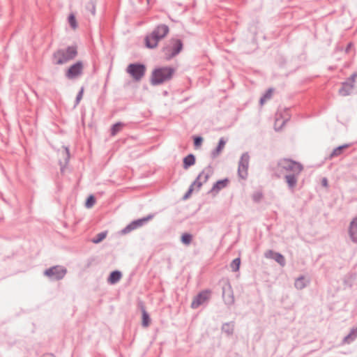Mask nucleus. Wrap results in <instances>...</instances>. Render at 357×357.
Wrapping results in <instances>:
<instances>
[{"label":"nucleus","mask_w":357,"mask_h":357,"mask_svg":"<svg viewBox=\"0 0 357 357\" xmlns=\"http://www.w3.org/2000/svg\"><path fill=\"white\" fill-rule=\"evenodd\" d=\"M174 69L172 67H160L153 70L151 76V82L153 85L160 84L172 79L174 74Z\"/></svg>","instance_id":"1"},{"label":"nucleus","mask_w":357,"mask_h":357,"mask_svg":"<svg viewBox=\"0 0 357 357\" xmlns=\"http://www.w3.org/2000/svg\"><path fill=\"white\" fill-rule=\"evenodd\" d=\"M168 32L169 28L167 26L164 24L158 26L151 33L146 37V46L149 48L155 47L158 45V42L165 38Z\"/></svg>","instance_id":"2"},{"label":"nucleus","mask_w":357,"mask_h":357,"mask_svg":"<svg viewBox=\"0 0 357 357\" xmlns=\"http://www.w3.org/2000/svg\"><path fill=\"white\" fill-rule=\"evenodd\" d=\"M77 54V47L75 46L68 47L64 50H59L56 51L53 58L58 65H61L73 59Z\"/></svg>","instance_id":"3"},{"label":"nucleus","mask_w":357,"mask_h":357,"mask_svg":"<svg viewBox=\"0 0 357 357\" xmlns=\"http://www.w3.org/2000/svg\"><path fill=\"white\" fill-rule=\"evenodd\" d=\"M182 49V43L181 40L172 39L169 41L168 44L163 49L165 58L170 59L176 54H177Z\"/></svg>","instance_id":"4"},{"label":"nucleus","mask_w":357,"mask_h":357,"mask_svg":"<svg viewBox=\"0 0 357 357\" xmlns=\"http://www.w3.org/2000/svg\"><path fill=\"white\" fill-rule=\"evenodd\" d=\"M279 165L286 171L292 172L295 175H298L303 169L301 163L287 158L281 160Z\"/></svg>","instance_id":"5"},{"label":"nucleus","mask_w":357,"mask_h":357,"mask_svg":"<svg viewBox=\"0 0 357 357\" xmlns=\"http://www.w3.org/2000/svg\"><path fill=\"white\" fill-rule=\"evenodd\" d=\"M356 83H357V73L353 74L346 82L342 84V86L338 91L339 94L342 96H349Z\"/></svg>","instance_id":"6"},{"label":"nucleus","mask_w":357,"mask_h":357,"mask_svg":"<svg viewBox=\"0 0 357 357\" xmlns=\"http://www.w3.org/2000/svg\"><path fill=\"white\" fill-rule=\"evenodd\" d=\"M146 68L142 64H130L127 68V73L136 80H140L144 75Z\"/></svg>","instance_id":"7"},{"label":"nucleus","mask_w":357,"mask_h":357,"mask_svg":"<svg viewBox=\"0 0 357 357\" xmlns=\"http://www.w3.org/2000/svg\"><path fill=\"white\" fill-rule=\"evenodd\" d=\"M83 69V63L82 61H77L68 68L66 75L70 79H75L82 75Z\"/></svg>","instance_id":"8"},{"label":"nucleus","mask_w":357,"mask_h":357,"mask_svg":"<svg viewBox=\"0 0 357 357\" xmlns=\"http://www.w3.org/2000/svg\"><path fill=\"white\" fill-rule=\"evenodd\" d=\"M208 178V175L204 172H202L199 174L197 179L192 183L188 192L185 195L184 198L187 199L194 190H198L203 183L206 182Z\"/></svg>","instance_id":"9"},{"label":"nucleus","mask_w":357,"mask_h":357,"mask_svg":"<svg viewBox=\"0 0 357 357\" xmlns=\"http://www.w3.org/2000/svg\"><path fill=\"white\" fill-rule=\"evenodd\" d=\"M290 115L286 109L280 110L276 114L275 121V129L280 130L282 128L286 122L289 120Z\"/></svg>","instance_id":"10"},{"label":"nucleus","mask_w":357,"mask_h":357,"mask_svg":"<svg viewBox=\"0 0 357 357\" xmlns=\"http://www.w3.org/2000/svg\"><path fill=\"white\" fill-rule=\"evenodd\" d=\"M66 270L61 266H54L45 271V274L55 280H60L64 277Z\"/></svg>","instance_id":"11"},{"label":"nucleus","mask_w":357,"mask_h":357,"mask_svg":"<svg viewBox=\"0 0 357 357\" xmlns=\"http://www.w3.org/2000/svg\"><path fill=\"white\" fill-rule=\"evenodd\" d=\"M248 165L249 155L243 154L241 158L238 166V174L242 178H245L248 176Z\"/></svg>","instance_id":"12"},{"label":"nucleus","mask_w":357,"mask_h":357,"mask_svg":"<svg viewBox=\"0 0 357 357\" xmlns=\"http://www.w3.org/2000/svg\"><path fill=\"white\" fill-rule=\"evenodd\" d=\"M151 218V216H149L147 218H144L142 219H139L137 220H135L132 222L130 224H129L126 227H125L122 231L121 234H126L131 231L136 229L137 228L141 227L143 225L144 223L149 221Z\"/></svg>","instance_id":"13"},{"label":"nucleus","mask_w":357,"mask_h":357,"mask_svg":"<svg viewBox=\"0 0 357 357\" xmlns=\"http://www.w3.org/2000/svg\"><path fill=\"white\" fill-rule=\"evenodd\" d=\"M210 296V291H204L199 294L196 297L194 298L191 307L192 308H197L200 305L205 303Z\"/></svg>","instance_id":"14"},{"label":"nucleus","mask_w":357,"mask_h":357,"mask_svg":"<svg viewBox=\"0 0 357 357\" xmlns=\"http://www.w3.org/2000/svg\"><path fill=\"white\" fill-rule=\"evenodd\" d=\"M349 233L352 240L357 242V217L354 218L350 224Z\"/></svg>","instance_id":"15"},{"label":"nucleus","mask_w":357,"mask_h":357,"mask_svg":"<svg viewBox=\"0 0 357 357\" xmlns=\"http://www.w3.org/2000/svg\"><path fill=\"white\" fill-rule=\"evenodd\" d=\"M229 183L228 179H223L216 182V183L213 185L211 191L215 193L218 192L220 190L225 188Z\"/></svg>","instance_id":"16"},{"label":"nucleus","mask_w":357,"mask_h":357,"mask_svg":"<svg viewBox=\"0 0 357 357\" xmlns=\"http://www.w3.org/2000/svg\"><path fill=\"white\" fill-rule=\"evenodd\" d=\"M195 163V158L194 155L189 154L183 158V168L185 169H188L190 166Z\"/></svg>","instance_id":"17"},{"label":"nucleus","mask_w":357,"mask_h":357,"mask_svg":"<svg viewBox=\"0 0 357 357\" xmlns=\"http://www.w3.org/2000/svg\"><path fill=\"white\" fill-rule=\"evenodd\" d=\"M121 272L117 271H113L108 278V282L111 284H115L121 280Z\"/></svg>","instance_id":"18"},{"label":"nucleus","mask_w":357,"mask_h":357,"mask_svg":"<svg viewBox=\"0 0 357 357\" xmlns=\"http://www.w3.org/2000/svg\"><path fill=\"white\" fill-rule=\"evenodd\" d=\"M142 325L144 327H147L149 326L150 322H151L149 315L145 310L144 307H142Z\"/></svg>","instance_id":"19"},{"label":"nucleus","mask_w":357,"mask_h":357,"mask_svg":"<svg viewBox=\"0 0 357 357\" xmlns=\"http://www.w3.org/2000/svg\"><path fill=\"white\" fill-rule=\"evenodd\" d=\"M225 144L226 142L223 138L220 139L218 147L213 153V156H217L222 152L225 148Z\"/></svg>","instance_id":"20"},{"label":"nucleus","mask_w":357,"mask_h":357,"mask_svg":"<svg viewBox=\"0 0 357 357\" xmlns=\"http://www.w3.org/2000/svg\"><path fill=\"white\" fill-rule=\"evenodd\" d=\"M296 175H287L286 176V181L289 188H294L297 183V178L296 177Z\"/></svg>","instance_id":"21"},{"label":"nucleus","mask_w":357,"mask_h":357,"mask_svg":"<svg viewBox=\"0 0 357 357\" xmlns=\"http://www.w3.org/2000/svg\"><path fill=\"white\" fill-rule=\"evenodd\" d=\"M273 93V89H269L266 93L264 95L263 97L260 99V104L262 105H264L268 100H269Z\"/></svg>","instance_id":"22"},{"label":"nucleus","mask_w":357,"mask_h":357,"mask_svg":"<svg viewBox=\"0 0 357 357\" xmlns=\"http://www.w3.org/2000/svg\"><path fill=\"white\" fill-rule=\"evenodd\" d=\"M240 264H241V260L239 258H236L235 259H234L232 261V262L231 263V268L232 269L233 271H237L239 270V268H240Z\"/></svg>","instance_id":"23"},{"label":"nucleus","mask_w":357,"mask_h":357,"mask_svg":"<svg viewBox=\"0 0 357 357\" xmlns=\"http://www.w3.org/2000/svg\"><path fill=\"white\" fill-rule=\"evenodd\" d=\"M68 22L70 25V26L73 29H76L77 27V20H76V18H75V16L74 14H70L68 17Z\"/></svg>","instance_id":"24"},{"label":"nucleus","mask_w":357,"mask_h":357,"mask_svg":"<svg viewBox=\"0 0 357 357\" xmlns=\"http://www.w3.org/2000/svg\"><path fill=\"white\" fill-rule=\"evenodd\" d=\"M122 127H123V124L121 123H117L114 124L112 128V131H111L112 135H113V136L115 135L119 131L121 130Z\"/></svg>","instance_id":"25"},{"label":"nucleus","mask_w":357,"mask_h":357,"mask_svg":"<svg viewBox=\"0 0 357 357\" xmlns=\"http://www.w3.org/2000/svg\"><path fill=\"white\" fill-rule=\"evenodd\" d=\"M192 241V235L189 234H183L181 236V241L185 244L188 245Z\"/></svg>","instance_id":"26"},{"label":"nucleus","mask_w":357,"mask_h":357,"mask_svg":"<svg viewBox=\"0 0 357 357\" xmlns=\"http://www.w3.org/2000/svg\"><path fill=\"white\" fill-rule=\"evenodd\" d=\"M96 202V199L94 198V197L93 195H90L87 199H86V208H91L94 204Z\"/></svg>","instance_id":"27"},{"label":"nucleus","mask_w":357,"mask_h":357,"mask_svg":"<svg viewBox=\"0 0 357 357\" xmlns=\"http://www.w3.org/2000/svg\"><path fill=\"white\" fill-rule=\"evenodd\" d=\"M86 9L91 12L92 15H94L96 13V6L93 1H89L87 3L86 6Z\"/></svg>","instance_id":"28"},{"label":"nucleus","mask_w":357,"mask_h":357,"mask_svg":"<svg viewBox=\"0 0 357 357\" xmlns=\"http://www.w3.org/2000/svg\"><path fill=\"white\" fill-rule=\"evenodd\" d=\"M347 147V146H339L337 147V149H334V151H333V153H331V156H337V155H339L341 153H342V151L345 149Z\"/></svg>","instance_id":"29"},{"label":"nucleus","mask_w":357,"mask_h":357,"mask_svg":"<svg viewBox=\"0 0 357 357\" xmlns=\"http://www.w3.org/2000/svg\"><path fill=\"white\" fill-rule=\"evenodd\" d=\"M106 237V233H100L97 235V238L94 239L93 241L95 243H98L102 241Z\"/></svg>","instance_id":"30"},{"label":"nucleus","mask_w":357,"mask_h":357,"mask_svg":"<svg viewBox=\"0 0 357 357\" xmlns=\"http://www.w3.org/2000/svg\"><path fill=\"white\" fill-rule=\"evenodd\" d=\"M202 141H203V139L201 137H195V139H194L195 146L197 148L199 147L202 143Z\"/></svg>","instance_id":"31"},{"label":"nucleus","mask_w":357,"mask_h":357,"mask_svg":"<svg viewBox=\"0 0 357 357\" xmlns=\"http://www.w3.org/2000/svg\"><path fill=\"white\" fill-rule=\"evenodd\" d=\"M275 260L281 265L284 264V258L282 255L276 254L275 255Z\"/></svg>","instance_id":"32"},{"label":"nucleus","mask_w":357,"mask_h":357,"mask_svg":"<svg viewBox=\"0 0 357 357\" xmlns=\"http://www.w3.org/2000/svg\"><path fill=\"white\" fill-rule=\"evenodd\" d=\"M295 285L296 288L301 289L304 287V283L303 279H298L296 281Z\"/></svg>","instance_id":"33"},{"label":"nucleus","mask_w":357,"mask_h":357,"mask_svg":"<svg viewBox=\"0 0 357 357\" xmlns=\"http://www.w3.org/2000/svg\"><path fill=\"white\" fill-rule=\"evenodd\" d=\"M83 93H84V89L82 88L77 96L76 104H78L80 102V100H82V98L83 97Z\"/></svg>","instance_id":"34"},{"label":"nucleus","mask_w":357,"mask_h":357,"mask_svg":"<svg viewBox=\"0 0 357 357\" xmlns=\"http://www.w3.org/2000/svg\"><path fill=\"white\" fill-rule=\"evenodd\" d=\"M322 184H323V185H324V186H325V187H326V186H327V185H328V182H327V180H326V178H324V179L322 180Z\"/></svg>","instance_id":"35"},{"label":"nucleus","mask_w":357,"mask_h":357,"mask_svg":"<svg viewBox=\"0 0 357 357\" xmlns=\"http://www.w3.org/2000/svg\"><path fill=\"white\" fill-rule=\"evenodd\" d=\"M43 357H53V356L52 355L47 354V355H44Z\"/></svg>","instance_id":"36"}]
</instances>
